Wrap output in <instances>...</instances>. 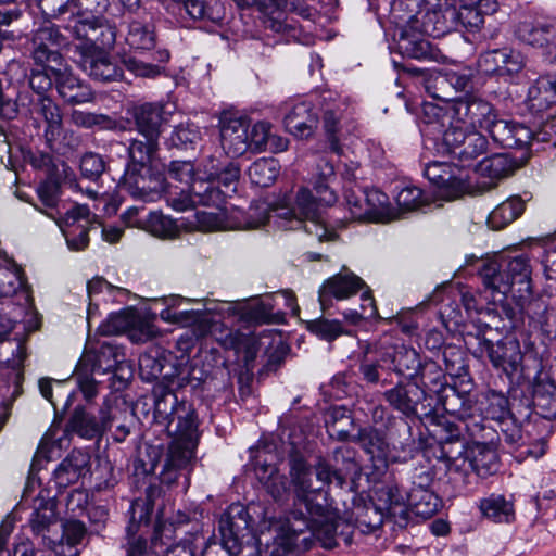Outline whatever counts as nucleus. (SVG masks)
<instances>
[{"instance_id":"obj_54","label":"nucleus","mask_w":556,"mask_h":556,"mask_svg":"<svg viewBox=\"0 0 556 556\" xmlns=\"http://www.w3.org/2000/svg\"><path fill=\"white\" fill-rule=\"evenodd\" d=\"M473 470L466 453L465 456H457L448 462L447 464V476L448 479L455 483L458 490L466 488L470 483V476Z\"/></svg>"},{"instance_id":"obj_10","label":"nucleus","mask_w":556,"mask_h":556,"mask_svg":"<svg viewBox=\"0 0 556 556\" xmlns=\"http://www.w3.org/2000/svg\"><path fill=\"white\" fill-rule=\"evenodd\" d=\"M381 362L387 368L394 370L399 375L414 377L420 375L421 382L428 386L427 374H433L431 380L435 386H442L443 375L435 364H429L421 368L419 354L405 345L388 346L381 349Z\"/></svg>"},{"instance_id":"obj_62","label":"nucleus","mask_w":556,"mask_h":556,"mask_svg":"<svg viewBox=\"0 0 556 556\" xmlns=\"http://www.w3.org/2000/svg\"><path fill=\"white\" fill-rule=\"evenodd\" d=\"M307 329L326 341H332L343 333V328L340 321L323 318L309 321Z\"/></svg>"},{"instance_id":"obj_58","label":"nucleus","mask_w":556,"mask_h":556,"mask_svg":"<svg viewBox=\"0 0 556 556\" xmlns=\"http://www.w3.org/2000/svg\"><path fill=\"white\" fill-rule=\"evenodd\" d=\"M425 88L433 99L451 103V90L444 71L430 74L425 81Z\"/></svg>"},{"instance_id":"obj_4","label":"nucleus","mask_w":556,"mask_h":556,"mask_svg":"<svg viewBox=\"0 0 556 556\" xmlns=\"http://www.w3.org/2000/svg\"><path fill=\"white\" fill-rule=\"evenodd\" d=\"M496 0H422L421 33L439 38L458 25L478 29L484 15L497 11Z\"/></svg>"},{"instance_id":"obj_49","label":"nucleus","mask_w":556,"mask_h":556,"mask_svg":"<svg viewBox=\"0 0 556 556\" xmlns=\"http://www.w3.org/2000/svg\"><path fill=\"white\" fill-rule=\"evenodd\" d=\"M146 140L135 139L129 146L130 163L128 165H138L142 167L155 166L153 154L157 148V140L155 138H144Z\"/></svg>"},{"instance_id":"obj_15","label":"nucleus","mask_w":556,"mask_h":556,"mask_svg":"<svg viewBox=\"0 0 556 556\" xmlns=\"http://www.w3.org/2000/svg\"><path fill=\"white\" fill-rule=\"evenodd\" d=\"M425 176L437 186L438 197L455 200L465 193H471V186L458 166L446 162H431L425 167Z\"/></svg>"},{"instance_id":"obj_55","label":"nucleus","mask_w":556,"mask_h":556,"mask_svg":"<svg viewBox=\"0 0 556 556\" xmlns=\"http://www.w3.org/2000/svg\"><path fill=\"white\" fill-rule=\"evenodd\" d=\"M146 226L153 236L160 238H174L179 232L178 226L174 219L157 212L149 214Z\"/></svg>"},{"instance_id":"obj_59","label":"nucleus","mask_w":556,"mask_h":556,"mask_svg":"<svg viewBox=\"0 0 556 556\" xmlns=\"http://www.w3.org/2000/svg\"><path fill=\"white\" fill-rule=\"evenodd\" d=\"M378 500L383 507L392 514H396V508L403 510L407 505V494L401 493L397 485H387L377 492Z\"/></svg>"},{"instance_id":"obj_45","label":"nucleus","mask_w":556,"mask_h":556,"mask_svg":"<svg viewBox=\"0 0 556 556\" xmlns=\"http://www.w3.org/2000/svg\"><path fill=\"white\" fill-rule=\"evenodd\" d=\"M55 508V502L52 500H39L36 502L34 511L29 518L34 533L45 536V532L56 521Z\"/></svg>"},{"instance_id":"obj_32","label":"nucleus","mask_w":556,"mask_h":556,"mask_svg":"<svg viewBox=\"0 0 556 556\" xmlns=\"http://www.w3.org/2000/svg\"><path fill=\"white\" fill-rule=\"evenodd\" d=\"M526 105L531 113H541L556 104V77L541 76L530 86Z\"/></svg>"},{"instance_id":"obj_29","label":"nucleus","mask_w":556,"mask_h":556,"mask_svg":"<svg viewBox=\"0 0 556 556\" xmlns=\"http://www.w3.org/2000/svg\"><path fill=\"white\" fill-rule=\"evenodd\" d=\"M286 129L294 137L305 139L311 137L318 125V115L307 101L295 103L286 114Z\"/></svg>"},{"instance_id":"obj_38","label":"nucleus","mask_w":556,"mask_h":556,"mask_svg":"<svg viewBox=\"0 0 556 556\" xmlns=\"http://www.w3.org/2000/svg\"><path fill=\"white\" fill-rule=\"evenodd\" d=\"M480 277L492 295L495 293L503 296L510 294L514 298V287L500 262H484L480 269Z\"/></svg>"},{"instance_id":"obj_36","label":"nucleus","mask_w":556,"mask_h":556,"mask_svg":"<svg viewBox=\"0 0 556 556\" xmlns=\"http://www.w3.org/2000/svg\"><path fill=\"white\" fill-rule=\"evenodd\" d=\"M467 454L473 472L480 477H488L498 470V457L495 448L486 443L472 442Z\"/></svg>"},{"instance_id":"obj_40","label":"nucleus","mask_w":556,"mask_h":556,"mask_svg":"<svg viewBox=\"0 0 556 556\" xmlns=\"http://www.w3.org/2000/svg\"><path fill=\"white\" fill-rule=\"evenodd\" d=\"M262 451L258 452L255 475L275 500H279L287 491V480L273 464L261 463Z\"/></svg>"},{"instance_id":"obj_56","label":"nucleus","mask_w":556,"mask_h":556,"mask_svg":"<svg viewBox=\"0 0 556 556\" xmlns=\"http://www.w3.org/2000/svg\"><path fill=\"white\" fill-rule=\"evenodd\" d=\"M108 7V0H68L60 7V14L99 16Z\"/></svg>"},{"instance_id":"obj_18","label":"nucleus","mask_w":556,"mask_h":556,"mask_svg":"<svg viewBox=\"0 0 556 556\" xmlns=\"http://www.w3.org/2000/svg\"><path fill=\"white\" fill-rule=\"evenodd\" d=\"M453 105L454 125L468 129H486L495 115L492 104L475 94L460 97L453 101Z\"/></svg>"},{"instance_id":"obj_41","label":"nucleus","mask_w":556,"mask_h":556,"mask_svg":"<svg viewBox=\"0 0 556 556\" xmlns=\"http://www.w3.org/2000/svg\"><path fill=\"white\" fill-rule=\"evenodd\" d=\"M440 505V498L430 489H410L407 493V506L425 519L432 517Z\"/></svg>"},{"instance_id":"obj_11","label":"nucleus","mask_w":556,"mask_h":556,"mask_svg":"<svg viewBox=\"0 0 556 556\" xmlns=\"http://www.w3.org/2000/svg\"><path fill=\"white\" fill-rule=\"evenodd\" d=\"M443 151L452 154L463 163V166H469L470 163L484 154L488 150L486 138L476 129L454 126L447 128L443 134Z\"/></svg>"},{"instance_id":"obj_30","label":"nucleus","mask_w":556,"mask_h":556,"mask_svg":"<svg viewBox=\"0 0 556 556\" xmlns=\"http://www.w3.org/2000/svg\"><path fill=\"white\" fill-rule=\"evenodd\" d=\"M384 399L394 409L405 416H413L426 399V392L417 383L397 384L384 392Z\"/></svg>"},{"instance_id":"obj_60","label":"nucleus","mask_w":556,"mask_h":556,"mask_svg":"<svg viewBox=\"0 0 556 556\" xmlns=\"http://www.w3.org/2000/svg\"><path fill=\"white\" fill-rule=\"evenodd\" d=\"M400 51L413 59L421 60L429 56V42L425 39L402 34L399 40Z\"/></svg>"},{"instance_id":"obj_24","label":"nucleus","mask_w":556,"mask_h":556,"mask_svg":"<svg viewBox=\"0 0 556 556\" xmlns=\"http://www.w3.org/2000/svg\"><path fill=\"white\" fill-rule=\"evenodd\" d=\"M421 132L433 139L443 140V134L447 128L454 127L453 102L440 105L432 102H425L420 114Z\"/></svg>"},{"instance_id":"obj_23","label":"nucleus","mask_w":556,"mask_h":556,"mask_svg":"<svg viewBox=\"0 0 556 556\" xmlns=\"http://www.w3.org/2000/svg\"><path fill=\"white\" fill-rule=\"evenodd\" d=\"M486 130L494 142L507 149L527 147L533 138L532 130L523 124L498 119L496 114Z\"/></svg>"},{"instance_id":"obj_43","label":"nucleus","mask_w":556,"mask_h":556,"mask_svg":"<svg viewBox=\"0 0 556 556\" xmlns=\"http://www.w3.org/2000/svg\"><path fill=\"white\" fill-rule=\"evenodd\" d=\"M366 452L379 472H383L389 464L399 462V457L392 453L389 444L377 432L368 435Z\"/></svg>"},{"instance_id":"obj_13","label":"nucleus","mask_w":556,"mask_h":556,"mask_svg":"<svg viewBox=\"0 0 556 556\" xmlns=\"http://www.w3.org/2000/svg\"><path fill=\"white\" fill-rule=\"evenodd\" d=\"M122 186L132 198L153 202L164 190V177L155 166L127 165Z\"/></svg>"},{"instance_id":"obj_17","label":"nucleus","mask_w":556,"mask_h":556,"mask_svg":"<svg viewBox=\"0 0 556 556\" xmlns=\"http://www.w3.org/2000/svg\"><path fill=\"white\" fill-rule=\"evenodd\" d=\"M75 51L78 52L77 63L84 72L90 77L100 81L117 80L123 72L116 60L110 54L91 43L75 45Z\"/></svg>"},{"instance_id":"obj_27","label":"nucleus","mask_w":556,"mask_h":556,"mask_svg":"<svg viewBox=\"0 0 556 556\" xmlns=\"http://www.w3.org/2000/svg\"><path fill=\"white\" fill-rule=\"evenodd\" d=\"M500 263L514 287V299L518 301L529 299L532 293L529 257L526 254H519L502 258Z\"/></svg>"},{"instance_id":"obj_51","label":"nucleus","mask_w":556,"mask_h":556,"mask_svg":"<svg viewBox=\"0 0 556 556\" xmlns=\"http://www.w3.org/2000/svg\"><path fill=\"white\" fill-rule=\"evenodd\" d=\"M533 402L545 418L556 417V386L553 382L535 386Z\"/></svg>"},{"instance_id":"obj_9","label":"nucleus","mask_w":556,"mask_h":556,"mask_svg":"<svg viewBox=\"0 0 556 556\" xmlns=\"http://www.w3.org/2000/svg\"><path fill=\"white\" fill-rule=\"evenodd\" d=\"M52 80L56 85L59 94L68 103L79 104L92 100L90 88L75 77L63 61L60 65H54L45 71L43 74L34 73L30 78V86L45 89L51 86Z\"/></svg>"},{"instance_id":"obj_47","label":"nucleus","mask_w":556,"mask_h":556,"mask_svg":"<svg viewBox=\"0 0 556 556\" xmlns=\"http://www.w3.org/2000/svg\"><path fill=\"white\" fill-rule=\"evenodd\" d=\"M87 464L88 458L84 453L74 452L59 465L55 476L61 482L72 483L80 477Z\"/></svg>"},{"instance_id":"obj_37","label":"nucleus","mask_w":556,"mask_h":556,"mask_svg":"<svg viewBox=\"0 0 556 556\" xmlns=\"http://www.w3.org/2000/svg\"><path fill=\"white\" fill-rule=\"evenodd\" d=\"M479 509L484 518L494 523H510L515 520L513 502L501 494H491L482 498Z\"/></svg>"},{"instance_id":"obj_12","label":"nucleus","mask_w":556,"mask_h":556,"mask_svg":"<svg viewBox=\"0 0 556 556\" xmlns=\"http://www.w3.org/2000/svg\"><path fill=\"white\" fill-rule=\"evenodd\" d=\"M0 299L9 300L8 308L13 306L21 312H33V299L23 270L8 256L0 264Z\"/></svg>"},{"instance_id":"obj_1","label":"nucleus","mask_w":556,"mask_h":556,"mask_svg":"<svg viewBox=\"0 0 556 556\" xmlns=\"http://www.w3.org/2000/svg\"><path fill=\"white\" fill-rule=\"evenodd\" d=\"M290 476L296 493V509L289 517L290 531L302 534L308 530L314 541L327 549L336 547L339 538L351 544L352 525L328 504L324 490L312 488L311 471L303 458L291 460Z\"/></svg>"},{"instance_id":"obj_50","label":"nucleus","mask_w":556,"mask_h":556,"mask_svg":"<svg viewBox=\"0 0 556 556\" xmlns=\"http://www.w3.org/2000/svg\"><path fill=\"white\" fill-rule=\"evenodd\" d=\"M26 358L27 348L25 341L18 340L16 348L12 351V356L7 361L9 367L13 370V391L11 394L13 400L22 392L23 367Z\"/></svg>"},{"instance_id":"obj_16","label":"nucleus","mask_w":556,"mask_h":556,"mask_svg":"<svg viewBox=\"0 0 556 556\" xmlns=\"http://www.w3.org/2000/svg\"><path fill=\"white\" fill-rule=\"evenodd\" d=\"M31 42L33 59L43 71L63 61L59 50L67 40L51 22H45L35 30Z\"/></svg>"},{"instance_id":"obj_6","label":"nucleus","mask_w":556,"mask_h":556,"mask_svg":"<svg viewBox=\"0 0 556 556\" xmlns=\"http://www.w3.org/2000/svg\"><path fill=\"white\" fill-rule=\"evenodd\" d=\"M130 510L132 520L127 527L126 556H159L160 553L167 554V551L176 545L167 546L174 533V528L170 523L159 522L155 526L150 545H148L143 538L136 536V515L139 514V522L148 521L152 507L146 502L135 501L131 503Z\"/></svg>"},{"instance_id":"obj_64","label":"nucleus","mask_w":556,"mask_h":556,"mask_svg":"<svg viewBox=\"0 0 556 556\" xmlns=\"http://www.w3.org/2000/svg\"><path fill=\"white\" fill-rule=\"evenodd\" d=\"M271 126L266 122H257L249 127V151L261 152L268 146Z\"/></svg>"},{"instance_id":"obj_19","label":"nucleus","mask_w":556,"mask_h":556,"mask_svg":"<svg viewBox=\"0 0 556 556\" xmlns=\"http://www.w3.org/2000/svg\"><path fill=\"white\" fill-rule=\"evenodd\" d=\"M480 355H486L495 368L513 375L521 368L523 354L520 343L515 338H505L495 344L486 339L479 343Z\"/></svg>"},{"instance_id":"obj_31","label":"nucleus","mask_w":556,"mask_h":556,"mask_svg":"<svg viewBox=\"0 0 556 556\" xmlns=\"http://www.w3.org/2000/svg\"><path fill=\"white\" fill-rule=\"evenodd\" d=\"M114 364L115 361L108 359L103 366L100 356L91 353L84 354L76 367L75 377L80 391L87 400L92 399L97 394V384L90 374L104 372L111 369Z\"/></svg>"},{"instance_id":"obj_63","label":"nucleus","mask_w":556,"mask_h":556,"mask_svg":"<svg viewBox=\"0 0 556 556\" xmlns=\"http://www.w3.org/2000/svg\"><path fill=\"white\" fill-rule=\"evenodd\" d=\"M396 203L403 211H414L426 203V198L420 188L406 186L397 192Z\"/></svg>"},{"instance_id":"obj_34","label":"nucleus","mask_w":556,"mask_h":556,"mask_svg":"<svg viewBox=\"0 0 556 556\" xmlns=\"http://www.w3.org/2000/svg\"><path fill=\"white\" fill-rule=\"evenodd\" d=\"M166 112L162 105L146 103L135 109L134 117L138 131L144 138L159 139L161 127L167 122Z\"/></svg>"},{"instance_id":"obj_20","label":"nucleus","mask_w":556,"mask_h":556,"mask_svg":"<svg viewBox=\"0 0 556 556\" xmlns=\"http://www.w3.org/2000/svg\"><path fill=\"white\" fill-rule=\"evenodd\" d=\"M64 27L75 39L81 41L79 45L105 46L114 40V33L100 16L71 14Z\"/></svg>"},{"instance_id":"obj_8","label":"nucleus","mask_w":556,"mask_h":556,"mask_svg":"<svg viewBox=\"0 0 556 556\" xmlns=\"http://www.w3.org/2000/svg\"><path fill=\"white\" fill-rule=\"evenodd\" d=\"M248 514L243 505L232 504L222 515L219 519V533L222 546L217 544H208L207 540L201 533H190L179 542L189 540L191 536L200 535L204 540V544L195 548V556H210L219 551L223 556L237 554L240 551L239 533L249 526Z\"/></svg>"},{"instance_id":"obj_35","label":"nucleus","mask_w":556,"mask_h":556,"mask_svg":"<svg viewBox=\"0 0 556 556\" xmlns=\"http://www.w3.org/2000/svg\"><path fill=\"white\" fill-rule=\"evenodd\" d=\"M514 163L504 153L494 154L492 156L483 159L477 165V172L484 178H489L490 181L478 182L480 192L492 189L496 185V180L508 176L514 172Z\"/></svg>"},{"instance_id":"obj_22","label":"nucleus","mask_w":556,"mask_h":556,"mask_svg":"<svg viewBox=\"0 0 556 556\" xmlns=\"http://www.w3.org/2000/svg\"><path fill=\"white\" fill-rule=\"evenodd\" d=\"M365 287L364 280L355 274L343 270L327 279L318 292V300L323 311L332 305V299L342 301L355 295Z\"/></svg>"},{"instance_id":"obj_53","label":"nucleus","mask_w":556,"mask_h":556,"mask_svg":"<svg viewBox=\"0 0 556 556\" xmlns=\"http://www.w3.org/2000/svg\"><path fill=\"white\" fill-rule=\"evenodd\" d=\"M136 315L125 309L119 313L111 314L108 320L100 325L99 331L105 336L119 334L131 330L136 326Z\"/></svg>"},{"instance_id":"obj_25","label":"nucleus","mask_w":556,"mask_h":556,"mask_svg":"<svg viewBox=\"0 0 556 556\" xmlns=\"http://www.w3.org/2000/svg\"><path fill=\"white\" fill-rule=\"evenodd\" d=\"M220 142L224 151L236 157L249 151V124L242 117L220 118Z\"/></svg>"},{"instance_id":"obj_7","label":"nucleus","mask_w":556,"mask_h":556,"mask_svg":"<svg viewBox=\"0 0 556 556\" xmlns=\"http://www.w3.org/2000/svg\"><path fill=\"white\" fill-rule=\"evenodd\" d=\"M219 213L201 212L198 213V223L202 230H229V229H256L264 226L270 218L269 204L265 201L253 202L247 213L240 210H232L230 216L227 206L217 207Z\"/></svg>"},{"instance_id":"obj_5","label":"nucleus","mask_w":556,"mask_h":556,"mask_svg":"<svg viewBox=\"0 0 556 556\" xmlns=\"http://www.w3.org/2000/svg\"><path fill=\"white\" fill-rule=\"evenodd\" d=\"M184 302H190V300L179 296L170 298L167 307L160 313L161 318L168 323L192 326L193 334L197 338L211 334L225 349L239 350L242 339L239 332L226 328L222 324L212 321L207 315L199 311L179 309V306Z\"/></svg>"},{"instance_id":"obj_46","label":"nucleus","mask_w":556,"mask_h":556,"mask_svg":"<svg viewBox=\"0 0 556 556\" xmlns=\"http://www.w3.org/2000/svg\"><path fill=\"white\" fill-rule=\"evenodd\" d=\"M59 190H60V181L59 178L54 175H50L45 181H42L38 188L37 193L47 210H40V212L45 213L48 217L59 220L56 214L59 211L56 208L59 203Z\"/></svg>"},{"instance_id":"obj_33","label":"nucleus","mask_w":556,"mask_h":556,"mask_svg":"<svg viewBox=\"0 0 556 556\" xmlns=\"http://www.w3.org/2000/svg\"><path fill=\"white\" fill-rule=\"evenodd\" d=\"M517 38L533 47H544L556 38V29L553 24L536 20L525 18L516 27Z\"/></svg>"},{"instance_id":"obj_48","label":"nucleus","mask_w":556,"mask_h":556,"mask_svg":"<svg viewBox=\"0 0 556 556\" xmlns=\"http://www.w3.org/2000/svg\"><path fill=\"white\" fill-rule=\"evenodd\" d=\"M126 41L132 49L150 50L155 43L154 31L150 25L140 21H132L128 26Z\"/></svg>"},{"instance_id":"obj_61","label":"nucleus","mask_w":556,"mask_h":556,"mask_svg":"<svg viewBox=\"0 0 556 556\" xmlns=\"http://www.w3.org/2000/svg\"><path fill=\"white\" fill-rule=\"evenodd\" d=\"M289 529V519L287 520L286 527L282 528L281 533L276 538L274 542L270 556H295L294 547L298 544V536Z\"/></svg>"},{"instance_id":"obj_52","label":"nucleus","mask_w":556,"mask_h":556,"mask_svg":"<svg viewBox=\"0 0 556 556\" xmlns=\"http://www.w3.org/2000/svg\"><path fill=\"white\" fill-rule=\"evenodd\" d=\"M201 140L200 128L192 123H181L175 127L169 142L179 149H194Z\"/></svg>"},{"instance_id":"obj_2","label":"nucleus","mask_w":556,"mask_h":556,"mask_svg":"<svg viewBox=\"0 0 556 556\" xmlns=\"http://www.w3.org/2000/svg\"><path fill=\"white\" fill-rule=\"evenodd\" d=\"M154 419L172 438L162 472L163 480L170 483L177 471L189 469L194 462L200 439L199 419L192 404L179 402L173 392L155 401Z\"/></svg>"},{"instance_id":"obj_14","label":"nucleus","mask_w":556,"mask_h":556,"mask_svg":"<svg viewBox=\"0 0 556 556\" xmlns=\"http://www.w3.org/2000/svg\"><path fill=\"white\" fill-rule=\"evenodd\" d=\"M239 177V167L232 162H227L215 181L197 180L192 185V191L203 205L220 207L226 203V197L236 191Z\"/></svg>"},{"instance_id":"obj_28","label":"nucleus","mask_w":556,"mask_h":556,"mask_svg":"<svg viewBox=\"0 0 556 556\" xmlns=\"http://www.w3.org/2000/svg\"><path fill=\"white\" fill-rule=\"evenodd\" d=\"M100 415V420H97L96 417L87 414L84 408H76L68 422V428L81 438H98L111 426V419L114 418L109 403H104Z\"/></svg>"},{"instance_id":"obj_57","label":"nucleus","mask_w":556,"mask_h":556,"mask_svg":"<svg viewBox=\"0 0 556 556\" xmlns=\"http://www.w3.org/2000/svg\"><path fill=\"white\" fill-rule=\"evenodd\" d=\"M242 321L265 324L273 316V306L262 301L244 302L241 308Z\"/></svg>"},{"instance_id":"obj_39","label":"nucleus","mask_w":556,"mask_h":556,"mask_svg":"<svg viewBox=\"0 0 556 556\" xmlns=\"http://www.w3.org/2000/svg\"><path fill=\"white\" fill-rule=\"evenodd\" d=\"M525 210V202L514 195L498 204L488 216V224L494 230H500L517 219Z\"/></svg>"},{"instance_id":"obj_3","label":"nucleus","mask_w":556,"mask_h":556,"mask_svg":"<svg viewBox=\"0 0 556 556\" xmlns=\"http://www.w3.org/2000/svg\"><path fill=\"white\" fill-rule=\"evenodd\" d=\"M336 179L331 162L321 157L316 164L311 184L317 198L306 187H301L295 195L292 207L281 206L273 210L276 216L288 220L290 229L303 228L318 241L333 240L336 233L328 229L321 218V206H330L337 202V194L331 185Z\"/></svg>"},{"instance_id":"obj_44","label":"nucleus","mask_w":556,"mask_h":556,"mask_svg":"<svg viewBox=\"0 0 556 556\" xmlns=\"http://www.w3.org/2000/svg\"><path fill=\"white\" fill-rule=\"evenodd\" d=\"M279 163L273 157H261L249 167L251 182L258 187H269L279 174Z\"/></svg>"},{"instance_id":"obj_26","label":"nucleus","mask_w":556,"mask_h":556,"mask_svg":"<svg viewBox=\"0 0 556 556\" xmlns=\"http://www.w3.org/2000/svg\"><path fill=\"white\" fill-rule=\"evenodd\" d=\"M33 113L36 121L43 124V137L49 147L53 148L63 134V115L60 106L51 98L39 96L34 102Z\"/></svg>"},{"instance_id":"obj_21","label":"nucleus","mask_w":556,"mask_h":556,"mask_svg":"<svg viewBox=\"0 0 556 556\" xmlns=\"http://www.w3.org/2000/svg\"><path fill=\"white\" fill-rule=\"evenodd\" d=\"M68 248L80 251L88 245V231L92 227L90 211L85 205H75L56 222Z\"/></svg>"},{"instance_id":"obj_42","label":"nucleus","mask_w":556,"mask_h":556,"mask_svg":"<svg viewBox=\"0 0 556 556\" xmlns=\"http://www.w3.org/2000/svg\"><path fill=\"white\" fill-rule=\"evenodd\" d=\"M364 194L369 222L388 223L397 217L396 212L390 206L389 198L386 193L371 189L364 191Z\"/></svg>"}]
</instances>
